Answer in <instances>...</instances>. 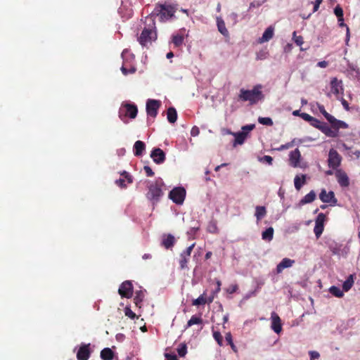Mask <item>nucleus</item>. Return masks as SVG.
Instances as JSON below:
<instances>
[{
	"mask_svg": "<svg viewBox=\"0 0 360 360\" xmlns=\"http://www.w3.org/2000/svg\"><path fill=\"white\" fill-rule=\"evenodd\" d=\"M146 149V145L142 141H136L134 145V154L136 157L141 156Z\"/></svg>",
	"mask_w": 360,
	"mask_h": 360,
	"instance_id": "nucleus-21",
	"label": "nucleus"
},
{
	"mask_svg": "<svg viewBox=\"0 0 360 360\" xmlns=\"http://www.w3.org/2000/svg\"><path fill=\"white\" fill-rule=\"evenodd\" d=\"M266 214V210L264 206H257L255 208V217L257 218V221H260L262 218H264Z\"/></svg>",
	"mask_w": 360,
	"mask_h": 360,
	"instance_id": "nucleus-26",
	"label": "nucleus"
},
{
	"mask_svg": "<svg viewBox=\"0 0 360 360\" xmlns=\"http://www.w3.org/2000/svg\"><path fill=\"white\" fill-rule=\"evenodd\" d=\"M157 38V34L155 31V22H153L152 25L148 27H144L141 33L138 40L139 43L146 46L148 44H150L153 41H155Z\"/></svg>",
	"mask_w": 360,
	"mask_h": 360,
	"instance_id": "nucleus-4",
	"label": "nucleus"
},
{
	"mask_svg": "<svg viewBox=\"0 0 360 360\" xmlns=\"http://www.w3.org/2000/svg\"><path fill=\"white\" fill-rule=\"evenodd\" d=\"M326 215L323 213H319L316 219L315 224L324 225Z\"/></svg>",
	"mask_w": 360,
	"mask_h": 360,
	"instance_id": "nucleus-44",
	"label": "nucleus"
},
{
	"mask_svg": "<svg viewBox=\"0 0 360 360\" xmlns=\"http://www.w3.org/2000/svg\"><path fill=\"white\" fill-rule=\"evenodd\" d=\"M300 117L305 121H307V122H311L312 120V118L313 117L311 116L310 115L307 114V113H305V112H302L300 114Z\"/></svg>",
	"mask_w": 360,
	"mask_h": 360,
	"instance_id": "nucleus-52",
	"label": "nucleus"
},
{
	"mask_svg": "<svg viewBox=\"0 0 360 360\" xmlns=\"http://www.w3.org/2000/svg\"><path fill=\"white\" fill-rule=\"evenodd\" d=\"M271 328L276 333H280L282 330L281 320L279 316L276 312H272L271 314Z\"/></svg>",
	"mask_w": 360,
	"mask_h": 360,
	"instance_id": "nucleus-13",
	"label": "nucleus"
},
{
	"mask_svg": "<svg viewBox=\"0 0 360 360\" xmlns=\"http://www.w3.org/2000/svg\"><path fill=\"white\" fill-rule=\"evenodd\" d=\"M341 103H342V105L343 106V108L347 110V111H349L350 110V108L349 106V103L348 102L344 99V98H342L341 99Z\"/></svg>",
	"mask_w": 360,
	"mask_h": 360,
	"instance_id": "nucleus-59",
	"label": "nucleus"
},
{
	"mask_svg": "<svg viewBox=\"0 0 360 360\" xmlns=\"http://www.w3.org/2000/svg\"><path fill=\"white\" fill-rule=\"evenodd\" d=\"M341 80H338L336 77H333L330 81L331 92L335 96L342 94L343 88Z\"/></svg>",
	"mask_w": 360,
	"mask_h": 360,
	"instance_id": "nucleus-16",
	"label": "nucleus"
},
{
	"mask_svg": "<svg viewBox=\"0 0 360 360\" xmlns=\"http://www.w3.org/2000/svg\"><path fill=\"white\" fill-rule=\"evenodd\" d=\"M216 284H217V288L213 292H214V293L217 294V293H218L221 290V282L219 280H217L216 281Z\"/></svg>",
	"mask_w": 360,
	"mask_h": 360,
	"instance_id": "nucleus-62",
	"label": "nucleus"
},
{
	"mask_svg": "<svg viewBox=\"0 0 360 360\" xmlns=\"http://www.w3.org/2000/svg\"><path fill=\"white\" fill-rule=\"evenodd\" d=\"M324 229V225L315 224L314 232L317 238H319L322 234Z\"/></svg>",
	"mask_w": 360,
	"mask_h": 360,
	"instance_id": "nucleus-40",
	"label": "nucleus"
},
{
	"mask_svg": "<svg viewBox=\"0 0 360 360\" xmlns=\"http://www.w3.org/2000/svg\"><path fill=\"white\" fill-rule=\"evenodd\" d=\"M353 284H354L353 276L350 275V276H349V277L346 279V281L342 284L343 290L345 292L349 291L352 288Z\"/></svg>",
	"mask_w": 360,
	"mask_h": 360,
	"instance_id": "nucleus-31",
	"label": "nucleus"
},
{
	"mask_svg": "<svg viewBox=\"0 0 360 360\" xmlns=\"http://www.w3.org/2000/svg\"><path fill=\"white\" fill-rule=\"evenodd\" d=\"M186 190L183 187H175L169 193V198L174 203L181 205L186 198Z\"/></svg>",
	"mask_w": 360,
	"mask_h": 360,
	"instance_id": "nucleus-6",
	"label": "nucleus"
},
{
	"mask_svg": "<svg viewBox=\"0 0 360 360\" xmlns=\"http://www.w3.org/2000/svg\"><path fill=\"white\" fill-rule=\"evenodd\" d=\"M150 157L157 164H162L165 160V153L159 148H155L152 150Z\"/></svg>",
	"mask_w": 360,
	"mask_h": 360,
	"instance_id": "nucleus-14",
	"label": "nucleus"
},
{
	"mask_svg": "<svg viewBox=\"0 0 360 360\" xmlns=\"http://www.w3.org/2000/svg\"><path fill=\"white\" fill-rule=\"evenodd\" d=\"M331 126L335 129L336 130H338L339 129H347L348 127V125L347 123H345L343 121L337 120L335 117H332V119H330V121H329Z\"/></svg>",
	"mask_w": 360,
	"mask_h": 360,
	"instance_id": "nucleus-22",
	"label": "nucleus"
},
{
	"mask_svg": "<svg viewBox=\"0 0 360 360\" xmlns=\"http://www.w3.org/2000/svg\"><path fill=\"white\" fill-rule=\"evenodd\" d=\"M124 314L126 316L130 318L131 319H134L135 318H138L134 312L131 311L130 307H126L124 308Z\"/></svg>",
	"mask_w": 360,
	"mask_h": 360,
	"instance_id": "nucleus-43",
	"label": "nucleus"
},
{
	"mask_svg": "<svg viewBox=\"0 0 360 360\" xmlns=\"http://www.w3.org/2000/svg\"><path fill=\"white\" fill-rule=\"evenodd\" d=\"M90 354V344H82L77 353V360H88Z\"/></svg>",
	"mask_w": 360,
	"mask_h": 360,
	"instance_id": "nucleus-12",
	"label": "nucleus"
},
{
	"mask_svg": "<svg viewBox=\"0 0 360 360\" xmlns=\"http://www.w3.org/2000/svg\"><path fill=\"white\" fill-rule=\"evenodd\" d=\"M328 63L327 61L323 60L320 61L317 63V66L321 68H325L328 66Z\"/></svg>",
	"mask_w": 360,
	"mask_h": 360,
	"instance_id": "nucleus-64",
	"label": "nucleus"
},
{
	"mask_svg": "<svg viewBox=\"0 0 360 360\" xmlns=\"http://www.w3.org/2000/svg\"><path fill=\"white\" fill-rule=\"evenodd\" d=\"M176 243L175 238L170 233L164 235L161 245L166 249L173 248Z\"/></svg>",
	"mask_w": 360,
	"mask_h": 360,
	"instance_id": "nucleus-19",
	"label": "nucleus"
},
{
	"mask_svg": "<svg viewBox=\"0 0 360 360\" xmlns=\"http://www.w3.org/2000/svg\"><path fill=\"white\" fill-rule=\"evenodd\" d=\"M258 122H259V123H260L263 125H266V126H272L274 124L271 118H270V117H260L258 118Z\"/></svg>",
	"mask_w": 360,
	"mask_h": 360,
	"instance_id": "nucleus-42",
	"label": "nucleus"
},
{
	"mask_svg": "<svg viewBox=\"0 0 360 360\" xmlns=\"http://www.w3.org/2000/svg\"><path fill=\"white\" fill-rule=\"evenodd\" d=\"M335 176L338 184L342 187H347L349 185V179L347 174L341 169H337L335 172Z\"/></svg>",
	"mask_w": 360,
	"mask_h": 360,
	"instance_id": "nucleus-15",
	"label": "nucleus"
},
{
	"mask_svg": "<svg viewBox=\"0 0 360 360\" xmlns=\"http://www.w3.org/2000/svg\"><path fill=\"white\" fill-rule=\"evenodd\" d=\"M311 359L314 360L315 359H319L320 354L318 352L316 351H310L309 352Z\"/></svg>",
	"mask_w": 360,
	"mask_h": 360,
	"instance_id": "nucleus-53",
	"label": "nucleus"
},
{
	"mask_svg": "<svg viewBox=\"0 0 360 360\" xmlns=\"http://www.w3.org/2000/svg\"><path fill=\"white\" fill-rule=\"evenodd\" d=\"M177 352L179 356L184 357L187 353V347L184 343H181L177 348Z\"/></svg>",
	"mask_w": 360,
	"mask_h": 360,
	"instance_id": "nucleus-37",
	"label": "nucleus"
},
{
	"mask_svg": "<svg viewBox=\"0 0 360 360\" xmlns=\"http://www.w3.org/2000/svg\"><path fill=\"white\" fill-rule=\"evenodd\" d=\"M205 292H204L202 295L199 296L197 299L194 300L193 301V305L198 306V305H202L207 303V298L205 297Z\"/></svg>",
	"mask_w": 360,
	"mask_h": 360,
	"instance_id": "nucleus-36",
	"label": "nucleus"
},
{
	"mask_svg": "<svg viewBox=\"0 0 360 360\" xmlns=\"http://www.w3.org/2000/svg\"><path fill=\"white\" fill-rule=\"evenodd\" d=\"M144 297H145V294L143 290H137L135 292V296L134 297V302L137 307H139V308L141 307L142 302L144 299Z\"/></svg>",
	"mask_w": 360,
	"mask_h": 360,
	"instance_id": "nucleus-24",
	"label": "nucleus"
},
{
	"mask_svg": "<svg viewBox=\"0 0 360 360\" xmlns=\"http://www.w3.org/2000/svg\"><path fill=\"white\" fill-rule=\"evenodd\" d=\"M311 125L313 127H315L316 128H318L320 129L323 122L319 120L318 119L313 117L312 120L309 122Z\"/></svg>",
	"mask_w": 360,
	"mask_h": 360,
	"instance_id": "nucleus-48",
	"label": "nucleus"
},
{
	"mask_svg": "<svg viewBox=\"0 0 360 360\" xmlns=\"http://www.w3.org/2000/svg\"><path fill=\"white\" fill-rule=\"evenodd\" d=\"M235 136V143L236 144H242L245 141L246 138L245 132H239L234 134Z\"/></svg>",
	"mask_w": 360,
	"mask_h": 360,
	"instance_id": "nucleus-34",
	"label": "nucleus"
},
{
	"mask_svg": "<svg viewBox=\"0 0 360 360\" xmlns=\"http://www.w3.org/2000/svg\"><path fill=\"white\" fill-rule=\"evenodd\" d=\"M118 292L122 297L130 298L133 295V285L130 281H124L120 286Z\"/></svg>",
	"mask_w": 360,
	"mask_h": 360,
	"instance_id": "nucleus-10",
	"label": "nucleus"
},
{
	"mask_svg": "<svg viewBox=\"0 0 360 360\" xmlns=\"http://www.w3.org/2000/svg\"><path fill=\"white\" fill-rule=\"evenodd\" d=\"M121 70L122 72V73L124 75H127L128 73H134L135 72V68H132L130 70H127L126 68H124V66H122L121 68Z\"/></svg>",
	"mask_w": 360,
	"mask_h": 360,
	"instance_id": "nucleus-57",
	"label": "nucleus"
},
{
	"mask_svg": "<svg viewBox=\"0 0 360 360\" xmlns=\"http://www.w3.org/2000/svg\"><path fill=\"white\" fill-rule=\"evenodd\" d=\"M261 84L255 85L252 90L241 89L238 95V99L242 101H249L250 104H256L264 99Z\"/></svg>",
	"mask_w": 360,
	"mask_h": 360,
	"instance_id": "nucleus-2",
	"label": "nucleus"
},
{
	"mask_svg": "<svg viewBox=\"0 0 360 360\" xmlns=\"http://www.w3.org/2000/svg\"><path fill=\"white\" fill-rule=\"evenodd\" d=\"M320 200L325 203H330V205H335L338 200L333 191L326 192V189H322L319 194Z\"/></svg>",
	"mask_w": 360,
	"mask_h": 360,
	"instance_id": "nucleus-11",
	"label": "nucleus"
},
{
	"mask_svg": "<svg viewBox=\"0 0 360 360\" xmlns=\"http://www.w3.org/2000/svg\"><path fill=\"white\" fill-rule=\"evenodd\" d=\"M161 106V101L155 99H148L146 102V112L148 116L155 117Z\"/></svg>",
	"mask_w": 360,
	"mask_h": 360,
	"instance_id": "nucleus-9",
	"label": "nucleus"
},
{
	"mask_svg": "<svg viewBox=\"0 0 360 360\" xmlns=\"http://www.w3.org/2000/svg\"><path fill=\"white\" fill-rule=\"evenodd\" d=\"M329 292L336 297H342L344 295L343 291L336 286H331L329 289Z\"/></svg>",
	"mask_w": 360,
	"mask_h": 360,
	"instance_id": "nucleus-33",
	"label": "nucleus"
},
{
	"mask_svg": "<svg viewBox=\"0 0 360 360\" xmlns=\"http://www.w3.org/2000/svg\"><path fill=\"white\" fill-rule=\"evenodd\" d=\"M318 108L319 112L325 117V118L329 122L332 119L333 115L327 112L323 105L318 104Z\"/></svg>",
	"mask_w": 360,
	"mask_h": 360,
	"instance_id": "nucleus-38",
	"label": "nucleus"
},
{
	"mask_svg": "<svg viewBox=\"0 0 360 360\" xmlns=\"http://www.w3.org/2000/svg\"><path fill=\"white\" fill-rule=\"evenodd\" d=\"M238 290V285L237 284H232L226 289V292L229 294H233L236 292Z\"/></svg>",
	"mask_w": 360,
	"mask_h": 360,
	"instance_id": "nucleus-47",
	"label": "nucleus"
},
{
	"mask_svg": "<svg viewBox=\"0 0 360 360\" xmlns=\"http://www.w3.org/2000/svg\"><path fill=\"white\" fill-rule=\"evenodd\" d=\"M342 158L339 154V153L331 148L328 153V165L330 168L333 169L337 170L338 168L340 166L342 162Z\"/></svg>",
	"mask_w": 360,
	"mask_h": 360,
	"instance_id": "nucleus-7",
	"label": "nucleus"
},
{
	"mask_svg": "<svg viewBox=\"0 0 360 360\" xmlns=\"http://www.w3.org/2000/svg\"><path fill=\"white\" fill-rule=\"evenodd\" d=\"M294 263L295 260L293 259L289 258L283 259L282 261L276 266V273L281 274L284 269L291 267Z\"/></svg>",
	"mask_w": 360,
	"mask_h": 360,
	"instance_id": "nucleus-20",
	"label": "nucleus"
},
{
	"mask_svg": "<svg viewBox=\"0 0 360 360\" xmlns=\"http://www.w3.org/2000/svg\"><path fill=\"white\" fill-rule=\"evenodd\" d=\"M322 1H323V0H316L315 3L314 4V10H313L314 12H316V11H318L319 6Z\"/></svg>",
	"mask_w": 360,
	"mask_h": 360,
	"instance_id": "nucleus-61",
	"label": "nucleus"
},
{
	"mask_svg": "<svg viewBox=\"0 0 360 360\" xmlns=\"http://www.w3.org/2000/svg\"><path fill=\"white\" fill-rule=\"evenodd\" d=\"M306 183V175L302 174L301 176L299 175L295 176L294 179L295 188L300 191L302 186Z\"/></svg>",
	"mask_w": 360,
	"mask_h": 360,
	"instance_id": "nucleus-25",
	"label": "nucleus"
},
{
	"mask_svg": "<svg viewBox=\"0 0 360 360\" xmlns=\"http://www.w3.org/2000/svg\"><path fill=\"white\" fill-rule=\"evenodd\" d=\"M293 39L297 46H301L304 43L303 37L302 36H297L296 32H293Z\"/></svg>",
	"mask_w": 360,
	"mask_h": 360,
	"instance_id": "nucleus-46",
	"label": "nucleus"
},
{
	"mask_svg": "<svg viewBox=\"0 0 360 360\" xmlns=\"http://www.w3.org/2000/svg\"><path fill=\"white\" fill-rule=\"evenodd\" d=\"M202 319L200 317L193 316L191 319L187 322L186 328H189L195 324H201Z\"/></svg>",
	"mask_w": 360,
	"mask_h": 360,
	"instance_id": "nucleus-35",
	"label": "nucleus"
},
{
	"mask_svg": "<svg viewBox=\"0 0 360 360\" xmlns=\"http://www.w3.org/2000/svg\"><path fill=\"white\" fill-rule=\"evenodd\" d=\"M143 169H144L147 176H154V172L149 166H147V165L144 166Z\"/></svg>",
	"mask_w": 360,
	"mask_h": 360,
	"instance_id": "nucleus-50",
	"label": "nucleus"
},
{
	"mask_svg": "<svg viewBox=\"0 0 360 360\" xmlns=\"http://www.w3.org/2000/svg\"><path fill=\"white\" fill-rule=\"evenodd\" d=\"M320 129L328 136L335 137L336 135L335 133L331 130V129L326 123L323 122Z\"/></svg>",
	"mask_w": 360,
	"mask_h": 360,
	"instance_id": "nucleus-30",
	"label": "nucleus"
},
{
	"mask_svg": "<svg viewBox=\"0 0 360 360\" xmlns=\"http://www.w3.org/2000/svg\"><path fill=\"white\" fill-rule=\"evenodd\" d=\"M255 128V124H248L242 127L243 131H252Z\"/></svg>",
	"mask_w": 360,
	"mask_h": 360,
	"instance_id": "nucleus-60",
	"label": "nucleus"
},
{
	"mask_svg": "<svg viewBox=\"0 0 360 360\" xmlns=\"http://www.w3.org/2000/svg\"><path fill=\"white\" fill-rule=\"evenodd\" d=\"M217 26H218V30L219 31L224 35H226L228 33V30H226V28L225 27V25H224V22L223 21L221 22H219L218 21L217 22Z\"/></svg>",
	"mask_w": 360,
	"mask_h": 360,
	"instance_id": "nucleus-45",
	"label": "nucleus"
},
{
	"mask_svg": "<svg viewBox=\"0 0 360 360\" xmlns=\"http://www.w3.org/2000/svg\"><path fill=\"white\" fill-rule=\"evenodd\" d=\"M184 37L182 34H176L172 37V43L174 44L176 47H179L184 43Z\"/></svg>",
	"mask_w": 360,
	"mask_h": 360,
	"instance_id": "nucleus-32",
	"label": "nucleus"
},
{
	"mask_svg": "<svg viewBox=\"0 0 360 360\" xmlns=\"http://www.w3.org/2000/svg\"><path fill=\"white\" fill-rule=\"evenodd\" d=\"M195 243H193L180 254L179 263L180 266L179 267L181 270L188 267V262L190 259L191 254L195 247Z\"/></svg>",
	"mask_w": 360,
	"mask_h": 360,
	"instance_id": "nucleus-8",
	"label": "nucleus"
},
{
	"mask_svg": "<svg viewBox=\"0 0 360 360\" xmlns=\"http://www.w3.org/2000/svg\"><path fill=\"white\" fill-rule=\"evenodd\" d=\"M289 160L290 164L293 167H297L300 163V160L301 157L300 152L298 148L291 151L289 155Z\"/></svg>",
	"mask_w": 360,
	"mask_h": 360,
	"instance_id": "nucleus-17",
	"label": "nucleus"
},
{
	"mask_svg": "<svg viewBox=\"0 0 360 360\" xmlns=\"http://www.w3.org/2000/svg\"><path fill=\"white\" fill-rule=\"evenodd\" d=\"M225 339H226V341L227 342L228 345H232V343L233 342V338H232V335L230 332H229L226 334Z\"/></svg>",
	"mask_w": 360,
	"mask_h": 360,
	"instance_id": "nucleus-55",
	"label": "nucleus"
},
{
	"mask_svg": "<svg viewBox=\"0 0 360 360\" xmlns=\"http://www.w3.org/2000/svg\"><path fill=\"white\" fill-rule=\"evenodd\" d=\"M199 133H200V129L198 127L194 126L193 127H192V129L191 130V134L192 136H196L199 134Z\"/></svg>",
	"mask_w": 360,
	"mask_h": 360,
	"instance_id": "nucleus-54",
	"label": "nucleus"
},
{
	"mask_svg": "<svg viewBox=\"0 0 360 360\" xmlns=\"http://www.w3.org/2000/svg\"><path fill=\"white\" fill-rule=\"evenodd\" d=\"M334 13L338 17V21H343L344 20V19H343V10H342V8L339 5H338L334 8Z\"/></svg>",
	"mask_w": 360,
	"mask_h": 360,
	"instance_id": "nucleus-39",
	"label": "nucleus"
},
{
	"mask_svg": "<svg viewBox=\"0 0 360 360\" xmlns=\"http://www.w3.org/2000/svg\"><path fill=\"white\" fill-rule=\"evenodd\" d=\"M163 186H165V184L161 178H158L150 184L148 186V191L146 193L147 199L150 200L153 204L158 202L164 194L162 191Z\"/></svg>",
	"mask_w": 360,
	"mask_h": 360,
	"instance_id": "nucleus-3",
	"label": "nucleus"
},
{
	"mask_svg": "<svg viewBox=\"0 0 360 360\" xmlns=\"http://www.w3.org/2000/svg\"><path fill=\"white\" fill-rule=\"evenodd\" d=\"M316 199V193L314 191H311L307 193L300 202L301 205L312 202Z\"/></svg>",
	"mask_w": 360,
	"mask_h": 360,
	"instance_id": "nucleus-27",
	"label": "nucleus"
},
{
	"mask_svg": "<svg viewBox=\"0 0 360 360\" xmlns=\"http://www.w3.org/2000/svg\"><path fill=\"white\" fill-rule=\"evenodd\" d=\"M274 230L272 227H269L262 233V238L264 240L271 241L274 237Z\"/></svg>",
	"mask_w": 360,
	"mask_h": 360,
	"instance_id": "nucleus-28",
	"label": "nucleus"
},
{
	"mask_svg": "<svg viewBox=\"0 0 360 360\" xmlns=\"http://www.w3.org/2000/svg\"><path fill=\"white\" fill-rule=\"evenodd\" d=\"M165 358L167 360H178V359L175 354H171L166 353L165 354Z\"/></svg>",
	"mask_w": 360,
	"mask_h": 360,
	"instance_id": "nucleus-58",
	"label": "nucleus"
},
{
	"mask_svg": "<svg viewBox=\"0 0 360 360\" xmlns=\"http://www.w3.org/2000/svg\"><path fill=\"white\" fill-rule=\"evenodd\" d=\"M213 338L219 346L223 345V338H222V335L220 332L214 331L213 332Z\"/></svg>",
	"mask_w": 360,
	"mask_h": 360,
	"instance_id": "nucleus-41",
	"label": "nucleus"
},
{
	"mask_svg": "<svg viewBox=\"0 0 360 360\" xmlns=\"http://www.w3.org/2000/svg\"><path fill=\"white\" fill-rule=\"evenodd\" d=\"M260 161L265 162L269 165H271L273 158L269 155H264L260 159Z\"/></svg>",
	"mask_w": 360,
	"mask_h": 360,
	"instance_id": "nucleus-51",
	"label": "nucleus"
},
{
	"mask_svg": "<svg viewBox=\"0 0 360 360\" xmlns=\"http://www.w3.org/2000/svg\"><path fill=\"white\" fill-rule=\"evenodd\" d=\"M292 146V143H287L284 145H281L278 150H284V149H288Z\"/></svg>",
	"mask_w": 360,
	"mask_h": 360,
	"instance_id": "nucleus-63",
	"label": "nucleus"
},
{
	"mask_svg": "<svg viewBox=\"0 0 360 360\" xmlns=\"http://www.w3.org/2000/svg\"><path fill=\"white\" fill-rule=\"evenodd\" d=\"M167 120L170 123H174L177 120V112L174 108L171 107L167 110Z\"/></svg>",
	"mask_w": 360,
	"mask_h": 360,
	"instance_id": "nucleus-29",
	"label": "nucleus"
},
{
	"mask_svg": "<svg viewBox=\"0 0 360 360\" xmlns=\"http://www.w3.org/2000/svg\"><path fill=\"white\" fill-rule=\"evenodd\" d=\"M116 184L121 188H126L125 180L123 179H119L115 181Z\"/></svg>",
	"mask_w": 360,
	"mask_h": 360,
	"instance_id": "nucleus-56",
	"label": "nucleus"
},
{
	"mask_svg": "<svg viewBox=\"0 0 360 360\" xmlns=\"http://www.w3.org/2000/svg\"><path fill=\"white\" fill-rule=\"evenodd\" d=\"M138 112L137 106L134 104L126 103L123 104L119 111L120 118L124 121V118L129 117L134 119Z\"/></svg>",
	"mask_w": 360,
	"mask_h": 360,
	"instance_id": "nucleus-5",
	"label": "nucleus"
},
{
	"mask_svg": "<svg viewBox=\"0 0 360 360\" xmlns=\"http://www.w3.org/2000/svg\"><path fill=\"white\" fill-rule=\"evenodd\" d=\"M178 10V4L170 1H165L163 4H156L153 14L160 17L161 21H167L174 16Z\"/></svg>",
	"mask_w": 360,
	"mask_h": 360,
	"instance_id": "nucleus-1",
	"label": "nucleus"
},
{
	"mask_svg": "<svg viewBox=\"0 0 360 360\" xmlns=\"http://www.w3.org/2000/svg\"><path fill=\"white\" fill-rule=\"evenodd\" d=\"M121 175L127 179L128 184H131L133 182L131 176L127 172L124 171L121 173Z\"/></svg>",
	"mask_w": 360,
	"mask_h": 360,
	"instance_id": "nucleus-49",
	"label": "nucleus"
},
{
	"mask_svg": "<svg viewBox=\"0 0 360 360\" xmlns=\"http://www.w3.org/2000/svg\"><path fill=\"white\" fill-rule=\"evenodd\" d=\"M274 34V27L272 26L268 27L262 34V37L259 38L258 42L260 44L267 42L271 39Z\"/></svg>",
	"mask_w": 360,
	"mask_h": 360,
	"instance_id": "nucleus-18",
	"label": "nucleus"
},
{
	"mask_svg": "<svg viewBox=\"0 0 360 360\" xmlns=\"http://www.w3.org/2000/svg\"><path fill=\"white\" fill-rule=\"evenodd\" d=\"M115 354L113 351L109 347H105L101 352V358L102 360H112Z\"/></svg>",
	"mask_w": 360,
	"mask_h": 360,
	"instance_id": "nucleus-23",
	"label": "nucleus"
}]
</instances>
